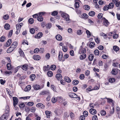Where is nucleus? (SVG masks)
<instances>
[{"label":"nucleus","mask_w":120,"mask_h":120,"mask_svg":"<svg viewBox=\"0 0 120 120\" xmlns=\"http://www.w3.org/2000/svg\"><path fill=\"white\" fill-rule=\"evenodd\" d=\"M9 107L8 105H7L6 106L5 109V113L8 114L9 112Z\"/></svg>","instance_id":"nucleus-35"},{"label":"nucleus","mask_w":120,"mask_h":120,"mask_svg":"<svg viewBox=\"0 0 120 120\" xmlns=\"http://www.w3.org/2000/svg\"><path fill=\"white\" fill-rule=\"evenodd\" d=\"M85 78L84 75L83 74H81L79 76V78L81 79H84Z\"/></svg>","instance_id":"nucleus-62"},{"label":"nucleus","mask_w":120,"mask_h":120,"mask_svg":"<svg viewBox=\"0 0 120 120\" xmlns=\"http://www.w3.org/2000/svg\"><path fill=\"white\" fill-rule=\"evenodd\" d=\"M75 3L74 4V6L76 8H77L79 7V3L78 2H76L75 1Z\"/></svg>","instance_id":"nucleus-42"},{"label":"nucleus","mask_w":120,"mask_h":120,"mask_svg":"<svg viewBox=\"0 0 120 120\" xmlns=\"http://www.w3.org/2000/svg\"><path fill=\"white\" fill-rule=\"evenodd\" d=\"M83 8L85 10H88L90 9V6L87 5H85L83 6Z\"/></svg>","instance_id":"nucleus-33"},{"label":"nucleus","mask_w":120,"mask_h":120,"mask_svg":"<svg viewBox=\"0 0 120 120\" xmlns=\"http://www.w3.org/2000/svg\"><path fill=\"white\" fill-rule=\"evenodd\" d=\"M55 38L56 40L59 41H61L62 40V37L60 35H56L55 36Z\"/></svg>","instance_id":"nucleus-15"},{"label":"nucleus","mask_w":120,"mask_h":120,"mask_svg":"<svg viewBox=\"0 0 120 120\" xmlns=\"http://www.w3.org/2000/svg\"><path fill=\"white\" fill-rule=\"evenodd\" d=\"M99 51L97 49L94 51V54L95 55H98L99 54Z\"/></svg>","instance_id":"nucleus-61"},{"label":"nucleus","mask_w":120,"mask_h":120,"mask_svg":"<svg viewBox=\"0 0 120 120\" xmlns=\"http://www.w3.org/2000/svg\"><path fill=\"white\" fill-rule=\"evenodd\" d=\"M7 69L10 70L11 69V65L10 63H8L7 64Z\"/></svg>","instance_id":"nucleus-45"},{"label":"nucleus","mask_w":120,"mask_h":120,"mask_svg":"<svg viewBox=\"0 0 120 120\" xmlns=\"http://www.w3.org/2000/svg\"><path fill=\"white\" fill-rule=\"evenodd\" d=\"M49 93L48 90H44L40 92V95H49Z\"/></svg>","instance_id":"nucleus-6"},{"label":"nucleus","mask_w":120,"mask_h":120,"mask_svg":"<svg viewBox=\"0 0 120 120\" xmlns=\"http://www.w3.org/2000/svg\"><path fill=\"white\" fill-rule=\"evenodd\" d=\"M54 112L56 115L59 116L61 115V111L60 109L56 108L55 109Z\"/></svg>","instance_id":"nucleus-5"},{"label":"nucleus","mask_w":120,"mask_h":120,"mask_svg":"<svg viewBox=\"0 0 120 120\" xmlns=\"http://www.w3.org/2000/svg\"><path fill=\"white\" fill-rule=\"evenodd\" d=\"M58 14V12L57 11H54L52 12L51 15L52 16H55L57 15Z\"/></svg>","instance_id":"nucleus-47"},{"label":"nucleus","mask_w":120,"mask_h":120,"mask_svg":"<svg viewBox=\"0 0 120 120\" xmlns=\"http://www.w3.org/2000/svg\"><path fill=\"white\" fill-rule=\"evenodd\" d=\"M62 50L64 52H66L68 50L66 46H63L62 47Z\"/></svg>","instance_id":"nucleus-51"},{"label":"nucleus","mask_w":120,"mask_h":120,"mask_svg":"<svg viewBox=\"0 0 120 120\" xmlns=\"http://www.w3.org/2000/svg\"><path fill=\"white\" fill-rule=\"evenodd\" d=\"M92 120H97L98 117L96 115L92 117Z\"/></svg>","instance_id":"nucleus-64"},{"label":"nucleus","mask_w":120,"mask_h":120,"mask_svg":"<svg viewBox=\"0 0 120 120\" xmlns=\"http://www.w3.org/2000/svg\"><path fill=\"white\" fill-rule=\"evenodd\" d=\"M34 104V103L33 102H29L27 103V105L29 106H31Z\"/></svg>","instance_id":"nucleus-63"},{"label":"nucleus","mask_w":120,"mask_h":120,"mask_svg":"<svg viewBox=\"0 0 120 120\" xmlns=\"http://www.w3.org/2000/svg\"><path fill=\"white\" fill-rule=\"evenodd\" d=\"M28 22L30 24H32L34 22V20L33 18H30L29 19Z\"/></svg>","instance_id":"nucleus-48"},{"label":"nucleus","mask_w":120,"mask_h":120,"mask_svg":"<svg viewBox=\"0 0 120 120\" xmlns=\"http://www.w3.org/2000/svg\"><path fill=\"white\" fill-rule=\"evenodd\" d=\"M42 33L41 32H40L36 35L35 37L37 38H40L42 37Z\"/></svg>","instance_id":"nucleus-16"},{"label":"nucleus","mask_w":120,"mask_h":120,"mask_svg":"<svg viewBox=\"0 0 120 120\" xmlns=\"http://www.w3.org/2000/svg\"><path fill=\"white\" fill-rule=\"evenodd\" d=\"M12 98L13 101V105L15 108V106L18 103L19 100L16 97H13Z\"/></svg>","instance_id":"nucleus-3"},{"label":"nucleus","mask_w":120,"mask_h":120,"mask_svg":"<svg viewBox=\"0 0 120 120\" xmlns=\"http://www.w3.org/2000/svg\"><path fill=\"white\" fill-rule=\"evenodd\" d=\"M11 47H10L7 50V52L8 53H10L14 50Z\"/></svg>","instance_id":"nucleus-39"},{"label":"nucleus","mask_w":120,"mask_h":120,"mask_svg":"<svg viewBox=\"0 0 120 120\" xmlns=\"http://www.w3.org/2000/svg\"><path fill=\"white\" fill-rule=\"evenodd\" d=\"M63 53L62 52H59V54L58 58L59 60L60 61H61L63 58Z\"/></svg>","instance_id":"nucleus-13"},{"label":"nucleus","mask_w":120,"mask_h":120,"mask_svg":"<svg viewBox=\"0 0 120 120\" xmlns=\"http://www.w3.org/2000/svg\"><path fill=\"white\" fill-rule=\"evenodd\" d=\"M95 46V44L94 42H91L89 44V46L91 48H93Z\"/></svg>","instance_id":"nucleus-26"},{"label":"nucleus","mask_w":120,"mask_h":120,"mask_svg":"<svg viewBox=\"0 0 120 120\" xmlns=\"http://www.w3.org/2000/svg\"><path fill=\"white\" fill-rule=\"evenodd\" d=\"M23 25V23H21L19 24H17L16 25V27L17 30H18L19 31H20L21 28L22 26Z\"/></svg>","instance_id":"nucleus-7"},{"label":"nucleus","mask_w":120,"mask_h":120,"mask_svg":"<svg viewBox=\"0 0 120 120\" xmlns=\"http://www.w3.org/2000/svg\"><path fill=\"white\" fill-rule=\"evenodd\" d=\"M88 17V16L86 13H83L82 15V18L84 19H86Z\"/></svg>","instance_id":"nucleus-37"},{"label":"nucleus","mask_w":120,"mask_h":120,"mask_svg":"<svg viewBox=\"0 0 120 120\" xmlns=\"http://www.w3.org/2000/svg\"><path fill=\"white\" fill-rule=\"evenodd\" d=\"M89 112L91 114L94 115L96 114L97 113L96 110L93 108H91L90 109Z\"/></svg>","instance_id":"nucleus-9"},{"label":"nucleus","mask_w":120,"mask_h":120,"mask_svg":"<svg viewBox=\"0 0 120 120\" xmlns=\"http://www.w3.org/2000/svg\"><path fill=\"white\" fill-rule=\"evenodd\" d=\"M47 75L49 77H52L53 75L52 72L51 71H49L47 72Z\"/></svg>","instance_id":"nucleus-44"},{"label":"nucleus","mask_w":120,"mask_h":120,"mask_svg":"<svg viewBox=\"0 0 120 120\" xmlns=\"http://www.w3.org/2000/svg\"><path fill=\"white\" fill-rule=\"evenodd\" d=\"M13 31L12 30H11L9 31V34L8 35V37H9L10 38L11 37L12 34H13Z\"/></svg>","instance_id":"nucleus-50"},{"label":"nucleus","mask_w":120,"mask_h":120,"mask_svg":"<svg viewBox=\"0 0 120 120\" xmlns=\"http://www.w3.org/2000/svg\"><path fill=\"white\" fill-rule=\"evenodd\" d=\"M118 71L117 69H113L112 71V75H116L118 72Z\"/></svg>","instance_id":"nucleus-14"},{"label":"nucleus","mask_w":120,"mask_h":120,"mask_svg":"<svg viewBox=\"0 0 120 120\" xmlns=\"http://www.w3.org/2000/svg\"><path fill=\"white\" fill-rule=\"evenodd\" d=\"M79 50V53L80 54L82 53L84 54V53H86V50L85 48H82V46H81L80 47Z\"/></svg>","instance_id":"nucleus-8"},{"label":"nucleus","mask_w":120,"mask_h":120,"mask_svg":"<svg viewBox=\"0 0 120 120\" xmlns=\"http://www.w3.org/2000/svg\"><path fill=\"white\" fill-rule=\"evenodd\" d=\"M94 58V55L93 54H90L88 56L89 60L90 61H92Z\"/></svg>","instance_id":"nucleus-29"},{"label":"nucleus","mask_w":120,"mask_h":120,"mask_svg":"<svg viewBox=\"0 0 120 120\" xmlns=\"http://www.w3.org/2000/svg\"><path fill=\"white\" fill-rule=\"evenodd\" d=\"M33 87L34 89L36 90L40 89H41L40 86L37 84L33 85Z\"/></svg>","instance_id":"nucleus-10"},{"label":"nucleus","mask_w":120,"mask_h":120,"mask_svg":"<svg viewBox=\"0 0 120 120\" xmlns=\"http://www.w3.org/2000/svg\"><path fill=\"white\" fill-rule=\"evenodd\" d=\"M77 34L80 35L82 34V32L81 30H79L77 31Z\"/></svg>","instance_id":"nucleus-54"},{"label":"nucleus","mask_w":120,"mask_h":120,"mask_svg":"<svg viewBox=\"0 0 120 120\" xmlns=\"http://www.w3.org/2000/svg\"><path fill=\"white\" fill-rule=\"evenodd\" d=\"M8 114L5 113L0 118V120H7L8 118Z\"/></svg>","instance_id":"nucleus-4"},{"label":"nucleus","mask_w":120,"mask_h":120,"mask_svg":"<svg viewBox=\"0 0 120 120\" xmlns=\"http://www.w3.org/2000/svg\"><path fill=\"white\" fill-rule=\"evenodd\" d=\"M115 79L113 78H110L109 80V82L111 83L114 82L115 81Z\"/></svg>","instance_id":"nucleus-31"},{"label":"nucleus","mask_w":120,"mask_h":120,"mask_svg":"<svg viewBox=\"0 0 120 120\" xmlns=\"http://www.w3.org/2000/svg\"><path fill=\"white\" fill-rule=\"evenodd\" d=\"M109 22L107 20H105L103 21V24L106 27L109 25Z\"/></svg>","instance_id":"nucleus-21"},{"label":"nucleus","mask_w":120,"mask_h":120,"mask_svg":"<svg viewBox=\"0 0 120 120\" xmlns=\"http://www.w3.org/2000/svg\"><path fill=\"white\" fill-rule=\"evenodd\" d=\"M30 78L32 81L34 80L35 78V75L34 74H33L30 75Z\"/></svg>","instance_id":"nucleus-36"},{"label":"nucleus","mask_w":120,"mask_h":120,"mask_svg":"<svg viewBox=\"0 0 120 120\" xmlns=\"http://www.w3.org/2000/svg\"><path fill=\"white\" fill-rule=\"evenodd\" d=\"M95 14V12L94 11H90L89 13V15L91 16H94Z\"/></svg>","instance_id":"nucleus-27"},{"label":"nucleus","mask_w":120,"mask_h":120,"mask_svg":"<svg viewBox=\"0 0 120 120\" xmlns=\"http://www.w3.org/2000/svg\"><path fill=\"white\" fill-rule=\"evenodd\" d=\"M30 33L32 34H34L35 32V30L33 28L31 29L30 30Z\"/></svg>","instance_id":"nucleus-59"},{"label":"nucleus","mask_w":120,"mask_h":120,"mask_svg":"<svg viewBox=\"0 0 120 120\" xmlns=\"http://www.w3.org/2000/svg\"><path fill=\"white\" fill-rule=\"evenodd\" d=\"M19 106L20 108H22L24 107L25 105L24 103H22L19 105Z\"/></svg>","instance_id":"nucleus-58"},{"label":"nucleus","mask_w":120,"mask_h":120,"mask_svg":"<svg viewBox=\"0 0 120 120\" xmlns=\"http://www.w3.org/2000/svg\"><path fill=\"white\" fill-rule=\"evenodd\" d=\"M64 79L65 80L68 82L69 83L71 81L70 79L68 76H65Z\"/></svg>","instance_id":"nucleus-25"},{"label":"nucleus","mask_w":120,"mask_h":120,"mask_svg":"<svg viewBox=\"0 0 120 120\" xmlns=\"http://www.w3.org/2000/svg\"><path fill=\"white\" fill-rule=\"evenodd\" d=\"M50 57V55L49 53H47L45 55V57L46 59L48 60L49 59Z\"/></svg>","instance_id":"nucleus-53"},{"label":"nucleus","mask_w":120,"mask_h":120,"mask_svg":"<svg viewBox=\"0 0 120 120\" xmlns=\"http://www.w3.org/2000/svg\"><path fill=\"white\" fill-rule=\"evenodd\" d=\"M79 83V81L77 80H74L73 81V83L74 85H77Z\"/></svg>","instance_id":"nucleus-38"},{"label":"nucleus","mask_w":120,"mask_h":120,"mask_svg":"<svg viewBox=\"0 0 120 120\" xmlns=\"http://www.w3.org/2000/svg\"><path fill=\"white\" fill-rule=\"evenodd\" d=\"M6 38L4 36H1L0 38V41L1 42H3L6 40Z\"/></svg>","instance_id":"nucleus-28"},{"label":"nucleus","mask_w":120,"mask_h":120,"mask_svg":"<svg viewBox=\"0 0 120 120\" xmlns=\"http://www.w3.org/2000/svg\"><path fill=\"white\" fill-rule=\"evenodd\" d=\"M12 40L11 39H9L7 41L6 43V46L8 47L10 45L11 43Z\"/></svg>","instance_id":"nucleus-24"},{"label":"nucleus","mask_w":120,"mask_h":120,"mask_svg":"<svg viewBox=\"0 0 120 120\" xmlns=\"http://www.w3.org/2000/svg\"><path fill=\"white\" fill-rule=\"evenodd\" d=\"M45 12H41L38 13V17H37V20L38 21H42L43 20V17L42 16L45 14Z\"/></svg>","instance_id":"nucleus-1"},{"label":"nucleus","mask_w":120,"mask_h":120,"mask_svg":"<svg viewBox=\"0 0 120 120\" xmlns=\"http://www.w3.org/2000/svg\"><path fill=\"white\" fill-rule=\"evenodd\" d=\"M31 88V86L30 85L27 86L26 88H25V90L26 91H28L30 90Z\"/></svg>","instance_id":"nucleus-32"},{"label":"nucleus","mask_w":120,"mask_h":120,"mask_svg":"<svg viewBox=\"0 0 120 120\" xmlns=\"http://www.w3.org/2000/svg\"><path fill=\"white\" fill-rule=\"evenodd\" d=\"M36 106L39 108L43 109L45 108V106L41 103H38L36 105Z\"/></svg>","instance_id":"nucleus-12"},{"label":"nucleus","mask_w":120,"mask_h":120,"mask_svg":"<svg viewBox=\"0 0 120 120\" xmlns=\"http://www.w3.org/2000/svg\"><path fill=\"white\" fill-rule=\"evenodd\" d=\"M4 28L5 29L8 30L10 29V25L8 24H5L4 26Z\"/></svg>","instance_id":"nucleus-34"},{"label":"nucleus","mask_w":120,"mask_h":120,"mask_svg":"<svg viewBox=\"0 0 120 120\" xmlns=\"http://www.w3.org/2000/svg\"><path fill=\"white\" fill-rule=\"evenodd\" d=\"M61 16L64 18V20L66 21L70 20L69 16L67 14L65 13H63L61 14Z\"/></svg>","instance_id":"nucleus-2"},{"label":"nucleus","mask_w":120,"mask_h":120,"mask_svg":"<svg viewBox=\"0 0 120 120\" xmlns=\"http://www.w3.org/2000/svg\"><path fill=\"white\" fill-rule=\"evenodd\" d=\"M86 57V55L85 53L82 54L80 56V60H82L85 58Z\"/></svg>","instance_id":"nucleus-18"},{"label":"nucleus","mask_w":120,"mask_h":120,"mask_svg":"<svg viewBox=\"0 0 120 120\" xmlns=\"http://www.w3.org/2000/svg\"><path fill=\"white\" fill-rule=\"evenodd\" d=\"M50 66L49 65H48L47 66H45L43 68V70L45 71H48L49 69Z\"/></svg>","instance_id":"nucleus-22"},{"label":"nucleus","mask_w":120,"mask_h":120,"mask_svg":"<svg viewBox=\"0 0 120 120\" xmlns=\"http://www.w3.org/2000/svg\"><path fill=\"white\" fill-rule=\"evenodd\" d=\"M102 58L103 59H106L108 58V56L104 54L102 56Z\"/></svg>","instance_id":"nucleus-60"},{"label":"nucleus","mask_w":120,"mask_h":120,"mask_svg":"<svg viewBox=\"0 0 120 120\" xmlns=\"http://www.w3.org/2000/svg\"><path fill=\"white\" fill-rule=\"evenodd\" d=\"M9 18V16L8 14L4 15L3 17L4 19L5 20H7Z\"/></svg>","instance_id":"nucleus-49"},{"label":"nucleus","mask_w":120,"mask_h":120,"mask_svg":"<svg viewBox=\"0 0 120 120\" xmlns=\"http://www.w3.org/2000/svg\"><path fill=\"white\" fill-rule=\"evenodd\" d=\"M113 48L114 50L116 51H118L119 49V47L116 46H113Z\"/></svg>","instance_id":"nucleus-46"},{"label":"nucleus","mask_w":120,"mask_h":120,"mask_svg":"<svg viewBox=\"0 0 120 120\" xmlns=\"http://www.w3.org/2000/svg\"><path fill=\"white\" fill-rule=\"evenodd\" d=\"M33 59L36 60H39L41 59L40 56L38 55H35L33 56Z\"/></svg>","instance_id":"nucleus-11"},{"label":"nucleus","mask_w":120,"mask_h":120,"mask_svg":"<svg viewBox=\"0 0 120 120\" xmlns=\"http://www.w3.org/2000/svg\"><path fill=\"white\" fill-rule=\"evenodd\" d=\"M51 112H49L48 111H46L45 112V113L47 118H49L50 117V114L51 113Z\"/></svg>","instance_id":"nucleus-30"},{"label":"nucleus","mask_w":120,"mask_h":120,"mask_svg":"<svg viewBox=\"0 0 120 120\" xmlns=\"http://www.w3.org/2000/svg\"><path fill=\"white\" fill-rule=\"evenodd\" d=\"M56 77L58 80H60V79H62V76L60 74H58L56 75Z\"/></svg>","instance_id":"nucleus-17"},{"label":"nucleus","mask_w":120,"mask_h":120,"mask_svg":"<svg viewBox=\"0 0 120 120\" xmlns=\"http://www.w3.org/2000/svg\"><path fill=\"white\" fill-rule=\"evenodd\" d=\"M114 6V4L112 2L110 3L108 6V9H112Z\"/></svg>","instance_id":"nucleus-23"},{"label":"nucleus","mask_w":120,"mask_h":120,"mask_svg":"<svg viewBox=\"0 0 120 120\" xmlns=\"http://www.w3.org/2000/svg\"><path fill=\"white\" fill-rule=\"evenodd\" d=\"M102 13H100L98 15V17L99 19H101L102 18Z\"/></svg>","instance_id":"nucleus-52"},{"label":"nucleus","mask_w":120,"mask_h":120,"mask_svg":"<svg viewBox=\"0 0 120 120\" xmlns=\"http://www.w3.org/2000/svg\"><path fill=\"white\" fill-rule=\"evenodd\" d=\"M88 113L86 111H84L83 112V115L85 116L86 117H87L88 115Z\"/></svg>","instance_id":"nucleus-55"},{"label":"nucleus","mask_w":120,"mask_h":120,"mask_svg":"<svg viewBox=\"0 0 120 120\" xmlns=\"http://www.w3.org/2000/svg\"><path fill=\"white\" fill-rule=\"evenodd\" d=\"M28 65L27 64H25L23 65L22 67V69L25 71L27 70Z\"/></svg>","instance_id":"nucleus-19"},{"label":"nucleus","mask_w":120,"mask_h":120,"mask_svg":"<svg viewBox=\"0 0 120 120\" xmlns=\"http://www.w3.org/2000/svg\"><path fill=\"white\" fill-rule=\"evenodd\" d=\"M56 68V66L55 65H52L50 67L51 69L52 70H55Z\"/></svg>","instance_id":"nucleus-40"},{"label":"nucleus","mask_w":120,"mask_h":120,"mask_svg":"<svg viewBox=\"0 0 120 120\" xmlns=\"http://www.w3.org/2000/svg\"><path fill=\"white\" fill-rule=\"evenodd\" d=\"M41 50H39L38 48H37L34 49V52L36 53H37L39 51H41Z\"/></svg>","instance_id":"nucleus-57"},{"label":"nucleus","mask_w":120,"mask_h":120,"mask_svg":"<svg viewBox=\"0 0 120 120\" xmlns=\"http://www.w3.org/2000/svg\"><path fill=\"white\" fill-rule=\"evenodd\" d=\"M95 42L97 43H99L100 42V40H99L98 38L97 37L94 39Z\"/></svg>","instance_id":"nucleus-56"},{"label":"nucleus","mask_w":120,"mask_h":120,"mask_svg":"<svg viewBox=\"0 0 120 120\" xmlns=\"http://www.w3.org/2000/svg\"><path fill=\"white\" fill-rule=\"evenodd\" d=\"M52 26V24L51 23H47L46 25V28L48 29H49Z\"/></svg>","instance_id":"nucleus-41"},{"label":"nucleus","mask_w":120,"mask_h":120,"mask_svg":"<svg viewBox=\"0 0 120 120\" xmlns=\"http://www.w3.org/2000/svg\"><path fill=\"white\" fill-rule=\"evenodd\" d=\"M59 98L61 99V97H57V98H55L54 97L52 99V101L53 103H55L57 101V99H58Z\"/></svg>","instance_id":"nucleus-20"},{"label":"nucleus","mask_w":120,"mask_h":120,"mask_svg":"<svg viewBox=\"0 0 120 120\" xmlns=\"http://www.w3.org/2000/svg\"><path fill=\"white\" fill-rule=\"evenodd\" d=\"M100 113L101 115L102 116H105L106 114V112L105 111V110H102L101 111Z\"/></svg>","instance_id":"nucleus-43"}]
</instances>
